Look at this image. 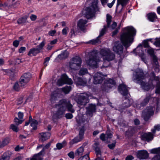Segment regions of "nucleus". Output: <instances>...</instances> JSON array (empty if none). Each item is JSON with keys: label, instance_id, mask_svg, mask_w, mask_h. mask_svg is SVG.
<instances>
[{"label": "nucleus", "instance_id": "f257e3e1", "mask_svg": "<svg viewBox=\"0 0 160 160\" xmlns=\"http://www.w3.org/2000/svg\"><path fill=\"white\" fill-rule=\"evenodd\" d=\"M136 30L132 27H128L123 29V32L121 35V42L127 48L133 42V37L136 34Z\"/></svg>", "mask_w": 160, "mask_h": 160}, {"label": "nucleus", "instance_id": "f03ea898", "mask_svg": "<svg viewBox=\"0 0 160 160\" xmlns=\"http://www.w3.org/2000/svg\"><path fill=\"white\" fill-rule=\"evenodd\" d=\"M100 54L104 61L102 66L103 67H108L110 64L109 62L114 60L115 58V54L107 48L101 49Z\"/></svg>", "mask_w": 160, "mask_h": 160}, {"label": "nucleus", "instance_id": "7ed1b4c3", "mask_svg": "<svg viewBox=\"0 0 160 160\" xmlns=\"http://www.w3.org/2000/svg\"><path fill=\"white\" fill-rule=\"evenodd\" d=\"M98 0H94L91 6L86 8L84 10V15L87 19H89L92 18L95 13L99 11V8L98 5Z\"/></svg>", "mask_w": 160, "mask_h": 160}, {"label": "nucleus", "instance_id": "20e7f679", "mask_svg": "<svg viewBox=\"0 0 160 160\" xmlns=\"http://www.w3.org/2000/svg\"><path fill=\"white\" fill-rule=\"evenodd\" d=\"M145 78V75L142 72H137L135 74L133 75V80H137V83L141 86L143 89L147 91H148L151 87V85L148 82H145L142 80Z\"/></svg>", "mask_w": 160, "mask_h": 160}, {"label": "nucleus", "instance_id": "39448f33", "mask_svg": "<svg viewBox=\"0 0 160 160\" xmlns=\"http://www.w3.org/2000/svg\"><path fill=\"white\" fill-rule=\"evenodd\" d=\"M98 51L97 50H93L89 53V58L86 61L87 65L95 68L97 67V63L100 61L99 58L98 56Z\"/></svg>", "mask_w": 160, "mask_h": 160}, {"label": "nucleus", "instance_id": "423d86ee", "mask_svg": "<svg viewBox=\"0 0 160 160\" xmlns=\"http://www.w3.org/2000/svg\"><path fill=\"white\" fill-rule=\"evenodd\" d=\"M112 17L109 14H107V26L104 25V28L102 29L100 32V34L96 39L90 40L88 43L91 44L92 45H95L98 43H99L100 41L99 38L104 35L106 31V29L107 28L109 27L112 21Z\"/></svg>", "mask_w": 160, "mask_h": 160}, {"label": "nucleus", "instance_id": "0eeeda50", "mask_svg": "<svg viewBox=\"0 0 160 160\" xmlns=\"http://www.w3.org/2000/svg\"><path fill=\"white\" fill-rule=\"evenodd\" d=\"M55 108H57V110L52 116L53 118L58 119L64 117L66 111L65 108L63 106L61 101L55 104Z\"/></svg>", "mask_w": 160, "mask_h": 160}, {"label": "nucleus", "instance_id": "6e6552de", "mask_svg": "<svg viewBox=\"0 0 160 160\" xmlns=\"http://www.w3.org/2000/svg\"><path fill=\"white\" fill-rule=\"evenodd\" d=\"M82 62V59L80 57L78 56H75L70 60L69 67L72 70H78L81 66Z\"/></svg>", "mask_w": 160, "mask_h": 160}, {"label": "nucleus", "instance_id": "1a4fd4ad", "mask_svg": "<svg viewBox=\"0 0 160 160\" xmlns=\"http://www.w3.org/2000/svg\"><path fill=\"white\" fill-rule=\"evenodd\" d=\"M154 108L152 106L147 107L142 112V117L145 121H148L154 114Z\"/></svg>", "mask_w": 160, "mask_h": 160}, {"label": "nucleus", "instance_id": "9d476101", "mask_svg": "<svg viewBox=\"0 0 160 160\" xmlns=\"http://www.w3.org/2000/svg\"><path fill=\"white\" fill-rule=\"evenodd\" d=\"M90 96V93H83L78 96L76 99L77 102L78 104L81 105H85L88 102V97Z\"/></svg>", "mask_w": 160, "mask_h": 160}, {"label": "nucleus", "instance_id": "9b49d317", "mask_svg": "<svg viewBox=\"0 0 160 160\" xmlns=\"http://www.w3.org/2000/svg\"><path fill=\"white\" fill-rule=\"evenodd\" d=\"M46 40L44 39L43 41L37 47V48L31 49L29 52L28 55L30 56H35L40 52L45 44Z\"/></svg>", "mask_w": 160, "mask_h": 160}, {"label": "nucleus", "instance_id": "f8f14e48", "mask_svg": "<svg viewBox=\"0 0 160 160\" xmlns=\"http://www.w3.org/2000/svg\"><path fill=\"white\" fill-rule=\"evenodd\" d=\"M72 83L73 82L72 79L68 78L65 74H62L57 82V84L59 86H61L65 84H72Z\"/></svg>", "mask_w": 160, "mask_h": 160}, {"label": "nucleus", "instance_id": "ddd939ff", "mask_svg": "<svg viewBox=\"0 0 160 160\" xmlns=\"http://www.w3.org/2000/svg\"><path fill=\"white\" fill-rule=\"evenodd\" d=\"M31 75L30 73H26L23 74L20 79L19 84L22 88L27 85L31 78Z\"/></svg>", "mask_w": 160, "mask_h": 160}, {"label": "nucleus", "instance_id": "4468645a", "mask_svg": "<svg viewBox=\"0 0 160 160\" xmlns=\"http://www.w3.org/2000/svg\"><path fill=\"white\" fill-rule=\"evenodd\" d=\"M104 76L101 73L99 72H97L95 73L93 76L94 78L93 83L94 84L101 83L104 79V76Z\"/></svg>", "mask_w": 160, "mask_h": 160}, {"label": "nucleus", "instance_id": "2eb2a0df", "mask_svg": "<svg viewBox=\"0 0 160 160\" xmlns=\"http://www.w3.org/2000/svg\"><path fill=\"white\" fill-rule=\"evenodd\" d=\"M88 22V21L86 20L80 19L78 22L77 28L82 31H84L87 26V24Z\"/></svg>", "mask_w": 160, "mask_h": 160}, {"label": "nucleus", "instance_id": "dca6fc26", "mask_svg": "<svg viewBox=\"0 0 160 160\" xmlns=\"http://www.w3.org/2000/svg\"><path fill=\"white\" fill-rule=\"evenodd\" d=\"M60 101L62 102L63 106L65 108V110H66L67 108L69 111L72 113L74 112L75 110L73 108V107L69 101H67L64 100H62Z\"/></svg>", "mask_w": 160, "mask_h": 160}, {"label": "nucleus", "instance_id": "f3484780", "mask_svg": "<svg viewBox=\"0 0 160 160\" xmlns=\"http://www.w3.org/2000/svg\"><path fill=\"white\" fill-rule=\"evenodd\" d=\"M113 51L119 55H121L123 53V47L119 42H116L113 47Z\"/></svg>", "mask_w": 160, "mask_h": 160}, {"label": "nucleus", "instance_id": "a211bd4d", "mask_svg": "<svg viewBox=\"0 0 160 160\" xmlns=\"http://www.w3.org/2000/svg\"><path fill=\"white\" fill-rule=\"evenodd\" d=\"M137 157L141 159H146L148 157V153L145 150H142L139 151L137 154Z\"/></svg>", "mask_w": 160, "mask_h": 160}, {"label": "nucleus", "instance_id": "6ab92c4d", "mask_svg": "<svg viewBox=\"0 0 160 160\" xmlns=\"http://www.w3.org/2000/svg\"><path fill=\"white\" fill-rule=\"evenodd\" d=\"M153 135L150 132L145 133L142 136V139L143 140L149 142L153 139Z\"/></svg>", "mask_w": 160, "mask_h": 160}, {"label": "nucleus", "instance_id": "aec40b11", "mask_svg": "<svg viewBox=\"0 0 160 160\" xmlns=\"http://www.w3.org/2000/svg\"><path fill=\"white\" fill-rule=\"evenodd\" d=\"M119 92L123 96L127 95L128 93V90L126 86L123 84L120 85L118 87Z\"/></svg>", "mask_w": 160, "mask_h": 160}, {"label": "nucleus", "instance_id": "412c9836", "mask_svg": "<svg viewBox=\"0 0 160 160\" xmlns=\"http://www.w3.org/2000/svg\"><path fill=\"white\" fill-rule=\"evenodd\" d=\"M119 92L123 96L127 95L128 93V90L126 86L123 84L120 85L118 87Z\"/></svg>", "mask_w": 160, "mask_h": 160}, {"label": "nucleus", "instance_id": "4be33fe9", "mask_svg": "<svg viewBox=\"0 0 160 160\" xmlns=\"http://www.w3.org/2000/svg\"><path fill=\"white\" fill-rule=\"evenodd\" d=\"M87 144V143H84L81 147L76 150L74 153L75 156L79 157L83 155L84 151V147Z\"/></svg>", "mask_w": 160, "mask_h": 160}, {"label": "nucleus", "instance_id": "5701e85b", "mask_svg": "<svg viewBox=\"0 0 160 160\" xmlns=\"http://www.w3.org/2000/svg\"><path fill=\"white\" fill-rule=\"evenodd\" d=\"M152 98V94H147L143 101L141 102V106L143 107L146 105L149 102L150 100Z\"/></svg>", "mask_w": 160, "mask_h": 160}, {"label": "nucleus", "instance_id": "b1692460", "mask_svg": "<svg viewBox=\"0 0 160 160\" xmlns=\"http://www.w3.org/2000/svg\"><path fill=\"white\" fill-rule=\"evenodd\" d=\"M40 134L41 138H40V140L42 142H44L49 139L50 136V133L48 132H42Z\"/></svg>", "mask_w": 160, "mask_h": 160}, {"label": "nucleus", "instance_id": "393cba45", "mask_svg": "<svg viewBox=\"0 0 160 160\" xmlns=\"http://www.w3.org/2000/svg\"><path fill=\"white\" fill-rule=\"evenodd\" d=\"M11 153L9 151L4 152L1 156L0 160H9Z\"/></svg>", "mask_w": 160, "mask_h": 160}, {"label": "nucleus", "instance_id": "a878e982", "mask_svg": "<svg viewBox=\"0 0 160 160\" xmlns=\"http://www.w3.org/2000/svg\"><path fill=\"white\" fill-rule=\"evenodd\" d=\"M115 84L116 82L113 79H110L107 81L104 84V86L110 88L115 86Z\"/></svg>", "mask_w": 160, "mask_h": 160}, {"label": "nucleus", "instance_id": "bb28decb", "mask_svg": "<svg viewBox=\"0 0 160 160\" xmlns=\"http://www.w3.org/2000/svg\"><path fill=\"white\" fill-rule=\"evenodd\" d=\"M95 150L97 155V158L95 159V160H103L101 158V152L100 148L98 147L95 148Z\"/></svg>", "mask_w": 160, "mask_h": 160}, {"label": "nucleus", "instance_id": "cd10ccee", "mask_svg": "<svg viewBox=\"0 0 160 160\" xmlns=\"http://www.w3.org/2000/svg\"><path fill=\"white\" fill-rule=\"evenodd\" d=\"M148 19L151 22H154L157 19V16L154 13H150L147 15Z\"/></svg>", "mask_w": 160, "mask_h": 160}, {"label": "nucleus", "instance_id": "c85d7f7f", "mask_svg": "<svg viewBox=\"0 0 160 160\" xmlns=\"http://www.w3.org/2000/svg\"><path fill=\"white\" fill-rule=\"evenodd\" d=\"M69 55L68 52L65 50L58 55V58L60 59H62L67 58Z\"/></svg>", "mask_w": 160, "mask_h": 160}, {"label": "nucleus", "instance_id": "c756f323", "mask_svg": "<svg viewBox=\"0 0 160 160\" xmlns=\"http://www.w3.org/2000/svg\"><path fill=\"white\" fill-rule=\"evenodd\" d=\"M42 155L40 152L35 154L30 158V160H42V158L41 157Z\"/></svg>", "mask_w": 160, "mask_h": 160}, {"label": "nucleus", "instance_id": "7c9ffc66", "mask_svg": "<svg viewBox=\"0 0 160 160\" xmlns=\"http://www.w3.org/2000/svg\"><path fill=\"white\" fill-rule=\"evenodd\" d=\"M83 138L82 137L78 135V136L75 137L74 139H72L70 142V143L72 144L77 143L78 142L81 141Z\"/></svg>", "mask_w": 160, "mask_h": 160}, {"label": "nucleus", "instance_id": "2f4dec72", "mask_svg": "<svg viewBox=\"0 0 160 160\" xmlns=\"http://www.w3.org/2000/svg\"><path fill=\"white\" fill-rule=\"evenodd\" d=\"M96 108L95 106L93 105H90L88 108V109L87 111V112L88 114L89 115L92 114L94 112H95Z\"/></svg>", "mask_w": 160, "mask_h": 160}, {"label": "nucleus", "instance_id": "473e14b6", "mask_svg": "<svg viewBox=\"0 0 160 160\" xmlns=\"http://www.w3.org/2000/svg\"><path fill=\"white\" fill-rule=\"evenodd\" d=\"M130 0H117V7L121 5L122 7L126 5Z\"/></svg>", "mask_w": 160, "mask_h": 160}, {"label": "nucleus", "instance_id": "72a5a7b5", "mask_svg": "<svg viewBox=\"0 0 160 160\" xmlns=\"http://www.w3.org/2000/svg\"><path fill=\"white\" fill-rule=\"evenodd\" d=\"M66 144V142L64 141L62 143H58L56 144L57 148H54V150H56L57 149L58 150L61 149L62 147L65 146Z\"/></svg>", "mask_w": 160, "mask_h": 160}, {"label": "nucleus", "instance_id": "f704fd0d", "mask_svg": "<svg viewBox=\"0 0 160 160\" xmlns=\"http://www.w3.org/2000/svg\"><path fill=\"white\" fill-rule=\"evenodd\" d=\"M31 126L32 127V129L35 130L37 129V125L38 124V122L35 119L32 120L31 122Z\"/></svg>", "mask_w": 160, "mask_h": 160}, {"label": "nucleus", "instance_id": "c9c22d12", "mask_svg": "<svg viewBox=\"0 0 160 160\" xmlns=\"http://www.w3.org/2000/svg\"><path fill=\"white\" fill-rule=\"evenodd\" d=\"M135 132L134 128L130 127L128 128V131L126 132V134L128 136H131Z\"/></svg>", "mask_w": 160, "mask_h": 160}, {"label": "nucleus", "instance_id": "e433bc0d", "mask_svg": "<svg viewBox=\"0 0 160 160\" xmlns=\"http://www.w3.org/2000/svg\"><path fill=\"white\" fill-rule=\"evenodd\" d=\"M88 73V71L86 68H82L79 71L78 74L80 75H83Z\"/></svg>", "mask_w": 160, "mask_h": 160}, {"label": "nucleus", "instance_id": "4c0bfd02", "mask_svg": "<svg viewBox=\"0 0 160 160\" xmlns=\"http://www.w3.org/2000/svg\"><path fill=\"white\" fill-rule=\"evenodd\" d=\"M9 142V139L8 138H6L3 140L2 142L0 143V147H4L6 145L8 144Z\"/></svg>", "mask_w": 160, "mask_h": 160}, {"label": "nucleus", "instance_id": "58836bf2", "mask_svg": "<svg viewBox=\"0 0 160 160\" xmlns=\"http://www.w3.org/2000/svg\"><path fill=\"white\" fill-rule=\"evenodd\" d=\"M27 17H24L19 18L17 21V22L19 24H22L26 22Z\"/></svg>", "mask_w": 160, "mask_h": 160}, {"label": "nucleus", "instance_id": "ea45409f", "mask_svg": "<svg viewBox=\"0 0 160 160\" xmlns=\"http://www.w3.org/2000/svg\"><path fill=\"white\" fill-rule=\"evenodd\" d=\"M51 144V142H49L42 149L40 152L42 155L45 154V149H48L50 147Z\"/></svg>", "mask_w": 160, "mask_h": 160}, {"label": "nucleus", "instance_id": "a19ab883", "mask_svg": "<svg viewBox=\"0 0 160 160\" xmlns=\"http://www.w3.org/2000/svg\"><path fill=\"white\" fill-rule=\"evenodd\" d=\"M62 91L65 93L67 94L69 92L71 89V86H66L62 88Z\"/></svg>", "mask_w": 160, "mask_h": 160}, {"label": "nucleus", "instance_id": "79ce46f5", "mask_svg": "<svg viewBox=\"0 0 160 160\" xmlns=\"http://www.w3.org/2000/svg\"><path fill=\"white\" fill-rule=\"evenodd\" d=\"M57 94H51L50 101L52 104L55 103L57 100Z\"/></svg>", "mask_w": 160, "mask_h": 160}, {"label": "nucleus", "instance_id": "37998d69", "mask_svg": "<svg viewBox=\"0 0 160 160\" xmlns=\"http://www.w3.org/2000/svg\"><path fill=\"white\" fill-rule=\"evenodd\" d=\"M160 130V124H157L154 126V128L152 129L151 131L154 134L155 133L156 131H159Z\"/></svg>", "mask_w": 160, "mask_h": 160}, {"label": "nucleus", "instance_id": "c03bdc74", "mask_svg": "<svg viewBox=\"0 0 160 160\" xmlns=\"http://www.w3.org/2000/svg\"><path fill=\"white\" fill-rule=\"evenodd\" d=\"M151 152L152 153L159 154L160 153V147L154 148L151 150Z\"/></svg>", "mask_w": 160, "mask_h": 160}, {"label": "nucleus", "instance_id": "a18cd8bd", "mask_svg": "<svg viewBox=\"0 0 160 160\" xmlns=\"http://www.w3.org/2000/svg\"><path fill=\"white\" fill-rule=\"evenodd\" d=\"M84 124H83L82 126V128L80 129L79 135L82 137L83 138V135L84 133V131H85L84 127L83 126Z\"/></svg>", "mask_w": 160, "mask_h": 160}, {"label": "nucleus", "instance_id": "49530a36", "mask_svg": "<svg viewBox=\"0 0 160 160\" xmlns=\"http://www.w3.org/2000/svg\"><path fill=\"white\" fill-rule=\"evenodd\" d=\"M89 153L86 154L82 157H81L78 160H90Z\"/></svg>", "mask_w": 160, "mask_h": 160}, {"label": "nucleus", "instance_id": "de8ad7c7", "mask_svg": "<svg viewBox=\"0 0 160 160\" xmlns=\"http://www.w3.org/2000/svg\"><path fill=\"white\" fill-rule=\"evenodd\" d=\"M147 51V52L151 56H152L153 55H154V51L153 49L151 48L150 47L148 48Z\"/></svg>", "mask_w": 160, "mask_h": 160}, {"label": "nucleus", "instance_id": "09e8293b", "mask_svg": "<svg viewBox=\"0 0 160 160\" xmlns=\"http://www.w3.org/2000/svg\"><path fill=\"white\" fill-rule=\"evenodd\" d=\"M125 102H124V104H123V107L125 108H128L130 106V105L129 103V101L128 99H126L125 100Z\"/></svg>", "mask_w": 160, "mask_h": 160}, {"label": "nucleus", "instance_id": "8fccbe9b", "mask_svg": "<svg viewBox=\"0 0 160 160\" xmlns=\"http://www.w3.org/2000/svg\"><path fill=\"white\" fill-rule=\"evenodd\" d=\"M154 44L157 47H160V38L156 39Z\"/></svg>", "mask_w": 160, "mask_h": 160}, {"label": "nucleus", "instance_id": "3c124183", "mask_svg": "<svg viewBox=\"0 0 160 160\" xmlns=\"http://www.w3.org/2000/svg\"><path fill=\"white\" fill-rule=\"evenodd\" d=\"M106 134L107 135L106 138H112V135L110 132V131L109 130H107L106 132Z\"/></svg>", "mask_w": 160, "mask_h": 160}, {"label": "nucleus", "instance_id": "603ef678", "mask_svg": "<svg viewBox=\"0 0 160 160\" xmlns=\"http://www.w3.org/2000/svg\"><path fill=\"white\" fill-rule=\"evenodd\" d=\"M11 128L14 131L18 132V128L17 126L11 124Z\"/></svg>", "mask_w": 160, "mask_h": 160}, {"label": "nucleus", "instance_id": "864d4df0", "mask_svg": "<svg viewBox=\"0 0 160 160\" xmlns=\"http://www.w3.org/2000/svg\"><path fill=\"white\" fill-rule=\"evenodd\" d=\"M13 88L16 91H18L20 89V86L18 82H16Z\"/></svg>", "mask_w": 160, "mask_h": 160}, {"label": "nucleus", "instance_id": "5fc2aeb1", "mask_svg": "<svg viewBox=\"0 0 160 160\" xmlns=\"http://www.w3.org/2000/svg\"><path fill=\"white\" fill-rule=\"evenodd\" d=\"M14 122L17 125L21 124L22 121L21 120L19 119L18 118H15L14 119Z\"/></svg>", "mask_w": 160, "mask_h": 160}, {"label": "nucleus", "instance_id": "6e6d98bb", "mask_svg": "<svg viewBox=\"0 0 160 160\" xmlns=\"http://www.w3.org/2000/svg\"><path fill=\"white\" fill-rule=\"evenodd\" d=\"M155 93L159 94L160 93V84H158L156 87Z\"/></svg>", "mask_w": 160, "mask_h": 160}, {"label": "nucleus", "instance_id": "4d7b16f0", "mask_svg": "<svg viewBox=\"0 0 160 160\" xmlns=\"http://www.w3.org/2000/svg\"><path fill=\"white\" fill-rule=\"evenodd\" d=\"M152 57V60L153 62L156 65L158 64V58L155 55H153Z\"/></svg>", "mask_w": 160, "mask_h": 160}, {"label": "nucleus", "instance_id": "13d9d810", "mask_svg": "<svg viewBox=\"0 0 160 160\" xmlns=\"http://www.w3.org/2000/svg\"><path fill=\"white\" fill-rule=\"evenodd\" d=\"M30 18L32 21H35L37 18V16L34 14H32L30 16Z\"/></svg>", "mask_w": 160, "mask_h": 160}, {"label": "nucleus", "instance_id": "bf43d9fd", "mask_svg": "<svg viewBox=\"0 0 160 160\" xmlns=\"http://www.w3.org/2000/svg\"><path fill=\"white\" fill-rule=\"evenodd\" d=\"M143 45L145 48H148L150 47L148 44V42L147 40H144L143 41Z\"/></svg>", "mask_w": 160, "mask_h": 160}, {"label": "nucleus", "instance_id": "052dcab7", "mask_svg": "<svg viewBox=\"0 0 160 160\" xmlns=\"http://www.w3.org/2000/svg\"><path fill=\"white\" fill-rule=\"evenodd\" d=\"M152 74L153 77V79L160 82V77H156L154 72H152Z\"/></svg>", "mask_w": 160, "mask_h": 160}, {"label": "nucleus", "instance_id": "680f3d73", "mask_svg": "<svg viewBox=\"0 0 160 160\" xmlns=\"http://www.w3.org/2000/svg\"><path fill=\"white\" fill-rule=\"evenodd\" d=\"M19 43V41L18 40H16L13 42V45L15 47L18 46Z\"/></svg>", "mask_w": 160, "mask_h": 160}, {"label": "nucleus", "instance_id": "e2e57ef3", "mask_svg": "<svg viewBox=\"0 0 160 160\" xmlns=\"http://www.w3.org/2000/svg\"><path fill=\"white\" fill-rule=\"evenodd\" d=\"M68 30V28L67 27L63 28L62 30V33L64 35H66L67 34V31Z\"/></svg>", "mask_w": 160, "mask_h": 160}, {"label": "nucleus", "instance_id": "0e129e2a", "mask_svg": "<svg viewBox=\"0 0 160 160\" xmlns=\"http://www.w3.org/2000/svg\"><path fill=\"white\" fill-rule=\"evenodd\" d=\"M115 142L109 144L108 145V147L110 149H113L115 146Z\"/></svg>", "mask_w": 160, "mask_h": 160}, {"label": "nucleus", "instance_id": "69168bd1", "mask_svg": "<svg viewBox=\"0 0 160 160\" xmlns=\"http://www.w3.org/2000/svg\"><path fill=\"white\" fill-rule=\"evenodd\" d=\"M100 138L103 141H105L106 140L105 138V135L104 133H102L101 134Z\"/></svg>", "mask_w": 160, "mask_h": 160}, {"label": "nucleus", "instance_id": "338daca9", "mask_svg": "<svg viewBox=\"0 0 160 160\" xmlns=\"http://www.w3.org/2000/svg\"><path fill=\"white\" fill-rule=\"evenodd\" d=\"M65 117L67 119H70L72 118L73 116L72 114L68 113L66 114Z\"/></svg>", "mask_w": 160, "mask_h": 160}, {"label": "nucleus", "instance_id": "774afa93", "mask_svg": "<svg viewBox=\"0 0 160 160\" xmlns=\"http://www.w3.org/2000/svg\"><path fill=\"white\" fill-rule=\"evenodd\" d=\"M134 159V157L131 155L128 156L125 158V160H132Z\"/></svg>", "mask_w": 160, "mask_h": 160}]
</instances>
